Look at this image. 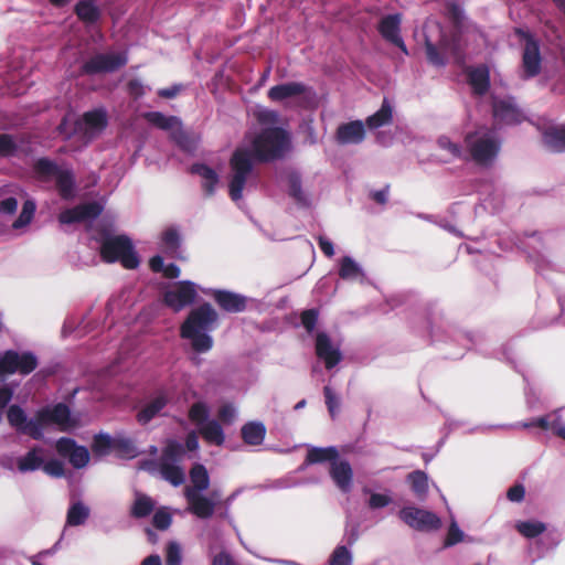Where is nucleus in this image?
Listing matches in <instances>:
<instances>
[{
  "label": "nucleus",
  "instance_id": "48",
  "mask_svg": "<svg viewBox=\"0 0 565 565\" xmlns=\"http://www.w3.org/2000/svg\"><path fill=\"white\" fill-rule=\"evenodd\" d=\"M161 242L167 252L175 253L181 245L180 234L173 227L167 228L162 233Z\"/></svg>",
  "mask_w": 565,
  "mask_h": 565
},
{
  "label": "nucleus",
  "instance_id": "1",
  "mask_svg": "<svg viewBox=\"0 0 565 565\" xmlns=\"http://www.w3.org/2000/svg\"><path fill=\"white\" fill-rule=\"evenodd\" d=\"M290 145L288 132L280 127L260 130L252 141V151L237 148L230 158L228 195L237 202L254 168L253 157L259 162H270L284 157Z\"/></svg>",
  "mask_w": 565,
  "mask_h": 565
},
{
  "label": "nucleus",
  "instance_id": "33",
  "mask_svg": "<svg viewBox=\"0 0 565 565\" xmlns=\"http://www.w3.org/2000/svg\"><path fill=\"white\" fill-rule=\"evenodd\" d=\"M154 510V501L147 494L137 493L130 509V515L135 519H143Z\"/></svg>",
  "mask_w": 565,
  "mask_h": 565
},
{
  "label": "nucleus",
  "instance_id": "18",
  "mask_svg": "<svg viewBox=\"0 0 565 565\" xmlns=\"http://www.w3.org/2000/svg\"><path fill=\"white\" fill-rule=\"evenodd\" d=\"M329 475L334 484L342 491L349 492L353 482V469L345 459H337L329 467Z\"/></svg>",
  "mask_w": 565,
  "mask_h": 565
},
{
  "label": "nucleus",
  "instance_id": "46",
  "mask_svg": "<svg viewBox=\"0 0 565 565\" xmlns=\"http://www.w3.org/2000/svg\"><path fill=\"white\" fill-rule=\"evenodd\" d=\"M35 203L31 200H26L22 205V211L18 218L13 222L12 227L18 230L26 226L31 223L35 213Z\"/></svg>",
  "mask_w": 565,
  "mask_h": 565
},
{
  "label": "nucleus",
  "instance_id": "36",
  "mask_svg": "<svg viewBox=\"0 0 565 565\" xmlns=\"http://www.w3.org/2000/svg\"><path fill=\"white\" fill-rule=\"evenodd\" d=\"M55 178L56 189L61 198L65 200L73 198L75 188L73 173L68 170H60Z\"/></svg>",
  "mask_w": 565,
  "mask_h": 565
},
{
  "label": "nucleus",
  "instance_id": "41",
  "mask_svg": "<svg viewBox=\"0 0 565 565\" xmlns=\"http://www.w3.org/2000/svg\"><path fill=\"white\" fill-rule=\"evenodd\" d=\"M89 515V510L82 502L71 505L67 511L66 523L71 526H78L85 523Z\"/></svg>",
  "mask_w": 565,
  "mask_h": 565
},
{
  "label": "nucleus",
  "instance_id": "6",
  "mask_svg": "<svg viewBox=\"0 0 565 565\" xmlns=\"http://www.w3.org/2000/svg\"><path fill=\"white\" fill-rule=\"evenodd\" d=\"M38 365V358L30 351L19 353L14 350H7L1 354L0 370L2 375H11L14 373L29 375Z\"/></svg>",
  "mask_w": 565,
  "mask_h": 565
},
{
  "label": "nucleus",
  "instance_id": "63",
  "mask_svg": "<svg viewBox=\"0 0 565 565\" xmlns=\"http://www.w3.org/2000/svg\"><path fill=\"white\" fill-rule=\"evenodd\" d=\"M391 503V498L386 494L382 493H372L369 499V507L371 509H380L388 505Z\"/></svg>",
  "mask_w": 565,
  "mask_h": 565
},
{
  "label": "nucleus",
  "instance_id": "8",
  "mask_svg": "<svg viewBox=\"0 0 565 565\" xmlns=\"http://www.w3.org/2000/svg\"><path fill=\"white\" fill-rule=\"evenodd\" d=\"M198 296L195 285L190 280L178 281L173 287L163 292V303L179 312L185 307L192 305Z\"/></svg>",
  "mask_w": 565,
  "mask_h": 565
},
{
  "label": "nucleus",
  "instance_id": "26",
  "mask_svg": "<svg viewBox=\"0 0 565 565\" xmlns=\"http://www.w3.org/2000/svg\"><path fill=\"white\" fill-rule=\"evenodd\" d=\"M339 458V450L334 446L329 447H311L308 449L305 465H317L329 462L330 466Z\"/></svg>",
  "mask_w": 565,
  "mask_h": 565
},
{
  "label": "nucleus",
  "instance_id": "35",
  "mask_svg": "<svg viewBox=\"0 0 565 565\" xmlns=\"http://www.w3.org/2000/svg\"><path fill=\"white\" fill-rule=\"evenodd\" d=\"M392 119V107L387 100H384L381 108L375 114L369 116L365 122L370 129H376L391 124Z\"/></svg>",
  "mask_w": 565,
  "mask_h": 565
},
{
  "label": "nucleus",
  "instance_id": "22",
  "mask_svg": "<svg viewBox=\"0 0 565 565\" xmlns=\"http://www.w3.org/2000/svg\"><path fill=\"white\" fill-rule=\"evenodd\" d=\"M493 117L504 124L520 121V110L510 99H495L492 104Z\"/></svg>",
  "mask_w": 565,
  "mask_h": 565
},
{
  "label": "nucleus",
  "instance_id": "50",
  "mask_svg": "<svg viewBox=\"0 0 565 565\" xmlns=\"http://www.w3.org/2000/svg\"><path fill=\"white\" fill-rule=\"evenodd\" d=\"M70 463L76 468L81 469L87 466L89 461V451L84 446H76V448L72 451L71 456L68 457Z\"/></svg>",
  "mask_w": 565,
  "mask_h": 565
},
{
  "label": "nucleus",
  "instance_id": "32",
  "mask_svg": "<svg viewBox=\"0 0 565 565\" xmlns=\"http://www.w3.org/2000/svg\"><path fill=\"white\" fill-rule=\"evenodd\" d=\"M142 117L154 127L162 130H171L175 126H180L181 122L175 116H166L160 111H147L142 114Z\"/></svg>",
  "mask_w": 565,
  "mask_h": 565
},
{
  "label": "nucleus",
  "instance_id": "44",
  "mask_svg": "<svg viewBox=\"0 0 565 565\" xmlns=\"http://www.w3.org/2000/svg\"><path fill=\"white\" fill-rule=\"evenodd\" d=\"M288 194L298 203L306 204L307 199L302 191L301 178L298 173L292 172L288 175Z\"/></svg>",
  "mask_w": 565,
  "mask_h": 565
},
{
  "label": "nucleus",
  "instance_id": "42",
  "mask_svg": "<svg viewBox=\"0 0 565 565\" xmlns=\"http://www.w3.org/2000/svg\"><path fill=\"white\" fill-rule=\"evenodd\" d=\"M115 438H111L108 434L99 433L94 436L92 443V451L96 456H106L114 450Z\"/></svg>",
  "mask_w": 565,
  "mask_h": 565
},
{
  "label": "nucleus",
  "instance_id": "39",
  "mask_svg": "<svg viewBox=\"0 0 565 565\" xmlns=\"http://www.w3.org/2000/svg\"><path fill=\"white\" fill-rule=\"evenodd\" d=\"M184 455H185L184 446L174 439H169L167 441L166 447L162 449V454H161L159 462H170V463L178 462V461L182 460Z\"/></svg>",
  "mask_w": 565,
  "mask_h": 565
},
{
  "label": "nucleus",
  "instance_id": "37",
  "mask_svg": "<svg viewBox=\"0 0 565 565\" xmlns=\"http://www.w3.org/2000/svg\"><path fill=\"white\" fill-rule=\"evenodd\" d=\"M524 426L540 427L544 430L551 429L554 435L565 440V425L559 416L555 417L552 422L548 420L547 416L539 417Z\"/></svg>",
  "mask_w": 565,
  "mask_h": 565
},
{
  "label": "nucleus",
  "instance_id": "51",
  "mask_svg": "<svg viewBox=\"0 0 565 565\" xmlns=\"http://www.w3.org/2000/svg\"><path fill=\"white\" fill-rule=\"evenodd\" d=\"M425 51H426L427 60L430 64H433L435 66H445L446 65V60H445L443 52H440L438 50V47L434 43H431L428 39L425 41Z\"/></svg>",
  "mask_w": 565,
  "mask_h": 565
},
{
  "label": "nucleus",
  "instance_id": "21",
  "mask_svg": "<svg viewBox=\"0 0 565 565\" xmlns=\"http://www.w3.org/2000/svg\"><path fill=\"white\" fill-rule=\"evenodd\" d=\"M83 125H85L88 130L103 131L108 125L106 110L104 108H97L84 113L82 120H77L75 122L74 131H81L83 129Z\"/></svg>",
  "mask_w": 565,
  "mask_h": 565
},
{
  "label": "nucleus",
  "instance_id": "55",
  "mask_svg": "<svg viewBox=\"0 0 565 565\" xmlns=\"http://www.w3.org/2000/svg\"><path fill=\"white\" fill-rule=\"evenodd\" d=\"M351 554L349 550L341 545L335 547L329 559L330 565H351Z\"/></svg>",
  "mask_w": 565,
  "mask_h": 565
},
{
  "label": "nucleus",
  "instance_id": "30",
  "mask_svg": "<svg viewBox=\"0 0 565 565\" xmlns=\"http://www.w3.org/2000/svg\"><path fill=\"white\" fill-rule=\"evenodd\" d=\"M190 480L192 486L185 489H194V492H202L210 487V477L206 468L201 463H195L190 469Z\"/></svg>",
  "mask_w": 565,
  "mask_h": 565
},
{
  "label": "nucleus",
  "instance_id": "54",
  "mask_svg": "<svg viewBox=\"0 0 565 565\" xmlns=\"http://www.w3.org/2000/svg\"><path fill=\"white\" fill-rule=\"evenodd\" d=\"M319 311L315 308L306 309L300 313V321L306 331L310 334L316 329Z\"/></svg>",
  "mask_w": 565,
  "mask_h": 565
},
{
  "label": "nucleus",
  "instance_id": "7",
  "mask_svg": "<svg viewBox=\"0 0 565 565\" xmlns=\"http://www.w3.org/2000/svg\"><path fill=\"white\" fill-rule=\"evenodd\" d=\"M515 33L525 40L522 52V79H529L537 76L542 68V56L540 44L532 34L521 29H516Z\"/></svg>",
  "mask_w": 565,
  "mask_h": 565
},
{
  "label": "nucleus",
  "instance_id": "28",
  "mask_svg": "<svg viewBox=\"0 0 565 565\" xmlns=\"http://www.w3.org/2000/svg\"><path fill=\"white\" fill-rule=\"evenodd\" d=\"M74 12L86 24H94L100 19V10L93 0H79L75 4Z\"/></svg>",
  "mask_w": 565,
  "mask_h": 565
},
{
  "label": "nucleus",
  "instance_id": "3",
  "mask_svg": "<svg viewBox=\"0 0 565 565\" xmlns=\"http://www.w3.org/2000/svg\"><path fill=\"white\" fill-rule=\"evenodd\" d=\"M463 142L471 160L478 166L490 164L501 148L500 141L489 132L470 131L466 134Z\"/></svg>",
  "mask_w": 565,
  "mask_h": 565
},
{
  "label": "nucleus",
  "instance_id": "19",
  "mask_svg": "<svg viewBox=\"0 0 565 565\" xmlns=\"http://www.w3.org/2000/svg\"><path fill=\"white\" fill-rule=\"evenodd\" d=\"M169 396L166 392H159L156 397L148 402L136 415L137 422L147 425L168 405Z\"/></svg>",
  "mask_w": 565,
  "mask_h": 565
},
{
  "label": "nucleus",
  "instance_id": "14",
  "mask_svg": "<svg viewBox=\"0 0 565 565\" xmlns=\"http://www.w3.org/2000/svg\"><path fill=\"white\" fill-rule=\"evenodd\" d=\"M316 355L324 362L327 370L337 366L342 360L339 348H334L331 338L326 332H318L316 335Z\"/></svg>",
  "mask_w": 565,
  "mask_h": 565
},
{
  "label": "nucleus",
  "instance_id": "34",
  "mask_svg": "<svg viewBox=\"0 0 565 565\" xmlns=\"http://www.w3.org/2000/svg\"><path fill=\"white\" fill-rule=\"evenodd\" d=\"M200 434L209 444H214L216 446L224 444L225 436L222 426L214 419L205 423V425L201 427Z\"/></svg>",
  "mask_w": 565,
  "mask_h": 565
},
{
  "label": "nucleus",
  "instance_id": "47",
  "mask_svg": "<svg viewBox=\"0 0 565 565\" xmlns=\"http://www.w3.org/2000/svg\"><path fill=\"white\" fill-rule=\"evenodd\" d=\"M33 169L36 174L45 178L55 177L60 171L57 164L47 158L38 159L33 166Z\"/></svg>",
  "mask_w": 565,
  "mask_h": 565
},
{
  "label": "nucleus",
  "instance_id": "56",
  "mask_svg": "<svg viewBox=\"0 0 565 565\" xmlns=\"http://www.w3.org/2000/svg\"><path fill=\"white\" fill-rule=\"evenodd\" d=\"M181 547L177 542H169L166 548V565H181Z\"/></svg>",
  "mask_w": 565,
  "mask_h": 565
},
{
  "label": "nucleus",
  "instance_id": "15",
  "mask_svg": "<svg viewBox=\"0 0 565 565\" xmlns=\"http://www.w3.org/2000/svg\"><path fill=\"white\" fill-rule=\"evenodd\" d=\"M216 305L225 312L238 313L247 308L248 298L230 290L215 289L211 294Z\"/></svg>",
  "mask_w": 565,
  "mask_h": 565
},
{
  "label": "nucleus",
  "instance_id": "20",
  "mask_svg": "<svg viewBox=\"0 0 565 565\" xmlns=\"http://www.w3.org/2000/svg\"><path fill=\"white\" fill-rule=\"evenodd\" d=\"M469 85L476 95L482 96L490 88V71L487 65H479L467 70Z\"/></svg>",
  "mask_w": 565,
  "mask_h": 565
},
{
  "label": "nucleus",
  "instance_id": "11",
  "mask_svg": "<svg viewBox=\"0 0 565 565\" xmlns=\"http://www.w3.org/2000/svg\"><path fill=\"white\" fill-rule=\"evenodd\" d=\"M39 427L43 428L50 424L58 425L65 430L72 425L70 407L64 403H57L53 407H43L38 411Z\"/></svg>",
  "mask_w": 565,
  "mask_h": 565
},
{
  "label": "nucleus",
  "instance_id": "60",
  "mask_svg": "<svg viewBox=\"0 0 565 565\" xmlns=\"http://www.w3.org/2000/svg\"><path fill=\"white\" fill-rule=\"evenodd\" d=\"M76 446L77 445L74 439L68 437H61L57 439L55 448L60 456L68 458Z\"/></svg>",
  "mask_w": 565,
  "mask_h": 565
},
{
  "label": "nucleus",
  "instance_id": "52",
  "mask_svg": "<svg viewBox=\"0 0 565 565\" xmlns=\"http://www.w3.org/2000/svg\"><path fill=\"white\" fill-rule=\"evenodd\" d=\"M359 274L360 268L354 260L349 256H344L341 260L339 276L343 279H349L358 277Z\"/></svg>",
  "mask_w": 565,
  "mask_h": 565
},
{
  "label": "nucleus",
  "instance_id": "31",
  "mask_svg": "<svg viewBox=\"0 0 565 565\" xmlns=\"http://www.w3.org/2000/svg\"><path fill=\"white\" fill-rule=\"evenodd\" d=\"M411 489L417 499L424 500L428 493V476L422 470H415L407 476Z\"/></svg>",
  "mask_w": 565,
  "mask_h": 565
},
{
  "label": "nucleus",
  "instance_id": "23",
  "mask_svg": "<svg viewBox=\"0 0 565 565\" xmlns=\"http://www.w3.org/2000/svg\"><path fill=\"white\" fill-rule=\"evenodd\" d=\"M266 426L262 422L252 420L241 428V437L248 446H260L266 437Z\"/></svg>",
  "mask_w": 565,
  "mask_h": 565
},
{
  "label": "nucleus",
  "instance_id": "13",
  "mask_svg": "<svg viewBox=\"0 0 565 565\" xmlns=\"http://www.w3.org/2000/svg\"><path fill=\"white\" fill-rule=\"evenodd\" d=\"M401 14H388L380 20L377 31L386 42L397 46L403 53L408 54L407 47L401 36Z\"/></svg>",
  "mask_w": 565,
  "mask_h": 565
},
{
  "label": "nucleus",
  "instance_id": "29",
  "mask_svg": "<svg viewBox=\"0 0 565 565\" xmlns=\"http://www.w3.org/2000/svg\"><path fill=\"white\" fill-rule=\"evenodd\" d=\"M544 143L554 152L565 151V127H551L543 134Z\"/></svg>",
  "mask_w": 565,
  "mask_h": 565
},
{
  "label": "nucleus",
  "instance_id": "64",
  "mask_svg": "<svg viewBox=\"0 0 565 565\" xmlns=\"http://www.w3.org/2000/svg\"><path fill=\"white\" fill-rule=\"evenodd\" d=\"M127 90H128V94L130 96H132L135 99H138V98H140L141 96L145 95V86L137 78L130 79L127 83Z\"/></svg>",
  "mask_w": 565,
  "mask_h": 565
},
{
  "label": "nucleus",
  "instance_id": "61",
  "mask_svg": "<svg viewBox=\"0 0 565 565\" xmlns=\"http://www.w3.org/2000/svg\"><path fill=\"white\" fill-rule=\"evenodd\" d=\"M463 540V532L459 529V526L452 522L448 529L444 546L449 547L452 546Z\"/></svg>",
  "mask_w": 565,
  "mask_h": 565
},
{
  "label": "nucleus",
  "instance_id": "43",
  "mask_svg": "<svg viewBox=\"0 0 565 565\" xmlns=\"http://www.w3.org/2000/svg\"><path fill=\"white\" fill-rule=\"evenodd\" d=\"M114 451H116L120 458H135L138 455L134 441L126 437H115Z\"/></svg>",
  "mask_w": 565,
  "mask_h": 565
},
{
  "label": "nucleus",
  "instance_id": "9",
  "mask_svg": "<svg viewBox=\"0 0 565 565\" xmlns=\"http://www.w3.org/2000/svg\"><path fill=\"white\" fill-rule=\"evenodd\" d=\"M7 419L9 425L19 434L30 436L34 440L43 438V431L39 427L38 412L34 417L29 419L24 409L17 405H10L7 409Z\"/></svg>",
  "mask_w": 565,
  "mask_h": 565
},
{
  "label": "nucleus",
  "instance_id": "49",
  "mask_svg": "<svg viewBox=\"0 0 565 565\" xmlns=\"http://www.w3.org/2000/svg\"><path fill=\"white\" fill-rule=\"evenodd\" d=\"M437 145L440 149L448 151L455 159H465V152L459 143L452 142L449 137L440 136L437 140Z\"/></svg>",
  "mask_w": 565,
  "mask_h": 565
},
{
  "label": "nucleus",
  "instance_id": "53",
  "mask_svg": "<svg viewBox=\"0 0 565 565\" xmlns=\"http://www.w3.org/2000/svg\"><path fill=\"white\" fill-rule=\"evenodd\" d=\"M209 409L202 402L194 403L189 409V419L195 424H203L207 420Z\"/></svg>",
  "mask_w": 565,
  "mask_h": 565
},
{
  "label": "nucleus",
  "instance_id": "24",
  "mask_svg": "<svg viewBox=\"0 0 565 565\" xmlns=\"http://www.w3.org/2000/svg\"><path fill=\"white\" fill-rule=\"evenodd\" d=\"M44 449L40 446L32 447L24 456L18 458L17 467L20 472H30L42 469L44 462Z\"/></svg>",
  "mask_w": 565,
  "mask_h": 565
},
{
  "label": "nucleus",
  "instance_id": "59",
  "mask_svg": "<svg viewBox=\"0 0 565 565\" xmlns=\"http://www.w3.org/2000/svg\"><path fill=\"white\" fill-rule=\"evenodd\" d=\"M323 395H324L327 408H328L331 417H334L340 407V401L330 386L323 387Z\"/></svg>",
  "mask_w": 565,
  "mask_h": 565
},
{
  "label": "nucleus",
  "instance_id": "62",
  "mask_svg": "<svg viewBox=\"0 0 565 565\" xmlns=\"http://www.w3.org/2000/svg\"><path fill=\"white\" fill-rule=\"evenodd\" d=\"M17 150V145L12 136L8 134L0 135V157L12 156Z\"/></svg>",
  "mask_w": 565,
  "mask_h": 565
},
{
  "label": "nucleus",
  "instance_id": "12",
  "mask_svg": "<svg viewBox=\"0 0 565 565\" xmlns=\"http://www.w3.org/2000/svg\"><path fill=\"white\" fill-rule=\"evenodd\" d=\"M103 212V205L96 201L78 204L72 209L63 211L58 215L62 224H73L84 221L95 220Z\"/></svg>",
  "mask_w": 565,
  "mask_h": 565
},
{
  "label": "nucleus",
  "instance_id": "5",
  "mask_svg": "<svg viewBox=\"0 0 565 565\" xmlns=\"http://www.w3.org/2000/svg\"><path fill=\"white\" fill-rule=\"evenodd\" d=\"M127 63L128 55L126 52L97 53L81 65L79 73L88 76L114 73L126 66Z\"/></svg>",
  "mask_w": 565,
  "mask_h": 565
},
{
  "label": "nucleus",
  "instance_id": "2",
  "mask_svg": "<svg viewBox=\"0 0 565 565\" xmlns=\"http://www.w3.org/2000/svg\"><path fill=\"white\" fill-rule=\"evenodd\" d=\"M100 257L108 264L119 262L126 269H136L140 265L132 242L126 235L106 237L100 245Z\"/></svg>",
  "mask_w": 565,
  "mask_h": 565
},
{
  "label": "nucleus",
  "instance_id": "4",
  "mask_svg": "<svg viewBox=\"0 0 565 565\" xmlns=\"http://www.w3.org/2000/svg\"><path fill=\"white\" fill-rule=\"evenodd\" d=\"M217 319V312L209 302H204L190 311L180 327V335L192 337L194 333L212 331Z\"/></svg>",
  "mask_w": 565,
  "mask_h": 565
},
{
  "label": "nucleus",
  "instance_id": "58",
  "mask_svg": "<svg viewBox=\"0 0 565 565\" xmlns=\"http://www.w3.org/2000/svg\"><path fill=\"white\" fill-rule=\"evenodd\" d=\"M42 470L46 475H49L51 477H54V478H61L65 473L63 462L57 460V459H51V460H49L46 462L44 461Z\"/></svg>",
  "mask_w": 565,
  "mask_h": 565
},
{
  "label": "nucleus",
  "instance_id": "38",
  "mask_svg": "<svg viewBox=\"0 0 565 565\" xmlns=\"http://www.w3.org/2000/svg\"><path fill=\"white\" fill-rule=\"evenodd\" d=\"M159 471L161 477L174 487H179L184 482V471L177 465L159 462Z\"/></svg>",
  "mask_w": 565,
  "mask_h": 565
},
{
  "label": "nucleus",
  "instance_id": "17",
  "mask_svg": "<svg viewBox=\"0 0 565 565\" xmlns=\"http://www.w3.org/2000/svg\"><path fill=\"white\" fill-rule=\"evenodd\" d=\"M365 127L361 120H352L338 126L334 139L338 145H359L365 139Z\"/></svg>",
  "mask_w": 565,
  "mask_h": 565
},
{
  "label": "nucleus",
  "instance_id": "16",
  "mask_svg": "<svg viewBox=\"0 0 565 565\" xmlns=\"http://www.w3.org/2000/svg\"><path fill=\"white\" fill-rule=\"evenodd\" d=\"M184 497L189 504L188 510L199 519H210L215 511V502L212 498L194 492V489H184Z\"/></svg>",
  "mask_w": 565,
  "mask_h": 565
},
{
  "label": "nucleus",
  "instance_id": "10",
  "mask_svg": "<svg viewBox=\"0 0 565 565\" xmlns=\"http://www.w3.org/2000/svg\"><path fill=\"white\" fill-rule=\"evenodd\" d=\"M399 519L417 531H434L441 526L440 519L430 511L416 507H405L398 512Z\"/></svg>",
  "mask_w": 565,
  "mask_h": 565
},
{
  "label": "nucleus",
  "instance_id": "57",
  "mask_svg": "<svg viewBox=\"0 0 565 565\" xmlns=\"http://www.w3.org/2000/svg\"><path fill=\"white\" fill-rule=\"evenodd\" d=\"M172 523L171 514L164 509H159L154 512L152 518V524L157 530L166 531Z\"/></svg>",
  "mask_w": 565,
  "mask_h": 565
},
{
  "label": "nucleus",
  "instance_id": "40",
  "mask_svg": "<svg viewBox=\"0 0 565 565\" xmlns=\"http://www.w3.org/2000/svg\"><path fill=\"white\" fill-rule=\"evenodd\" d=\"M515 529L522 536L534 539L546 531V525L541 521H520L515 524Z\"/></svg>",
  "mask_w": 565,
  "mask_h": 565
},
{
  "label": "nucleus",
  "instance_id": "27",
  "mask_svg": "<svg viewBox=\"0 0 565 565\" xmlns=\"http://www.w3.org/2000/svg\"><path fill=\"white\" fill-rule=\"evenodd\" d=\"M306 92V86L302 83L290 82L273 86L268 90V97L273 102H281L284 99L302 95Z\"/></svg>",
  "mask_w": 565,
  "mask_h": 565
},
{
  "label": "nucleus",
  "instance_id": "25",
  "mask_svg": "<svg viewBox=\"0 0 565 565\" xmlns=\"http://www.w3.org/2000/svg\"><path fill=\"white\" fill-rule=\"evenodd\" d=\"M191 173L202 178V188L207 196H212L220 181L218 174L214 169L204 163H194L191 166Z\"/></svg>",
  "mask_w": 565,
  "mask_h": 565
},
{
  "label": "nucleus",
  "instance_id": "45",
  "mask_svg": "<svg viewBox=\"0 0 565 565\" xmlns=\"http://www.w3.org/2000/svg\"><path fill=\"white\" fill-rule=\"evenodd\" d=\"M191 340L192 349L198 353H204L212 349L213 339L206 332L194 333L192 337H182Z\"/></svg>",
  "mask_w": 565,
  "mask_h": 565
}]
</instances>
